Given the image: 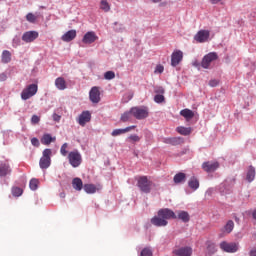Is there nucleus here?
<instances>
[{"mask_svg":"<svg viewBox=\"0 0 256 256\" xmlns=\"http://www.w3.org/2000/svg\"><path fill=\"white\" fill-rule=\"evenodd\" d=\"M53 121H55L56 123H59V121H61V115L54 113L52 115Z\"/></svg>","mask_w":256,"mask_h":256,"instance_id":"48","label":"nucleus"},{"mask_svg":"<svg viewBox=\"0 0 256 256\" xmlns=\"http://www.w3.org/2000/svg\"><path fill=\"white\" fill-rule=\"evenodd\" d=\"M233 229H235V223L233 222V220H229L224 226V233H231Z\"/></svg>","mask_w":256,"mask_h":256,"instance_id":"35","label":"nucleus"},{"mask_svg":"<svg viewBox=\"0 0 256 256\" xmlns=\"http://www.w3.org/2000/svg\"><path fill=\"white\" fill-rule=\"evenodd\" d=\"M104 79H106L107 81H111V79H115V72L113 71L105 72Z\"/></svg>","mask_w":256,"mask_h":256,"instance_id":"40","label":"nucleus"},{"mask_svg":"<svg viewBox=\"0 0 256 256\" xmlns=\"http://www.w3.org/2000/svg\"><path fill=\"white\" fill-rule=\"evenodd\" d=\"M100 9H102V11H104L105 13H109V11H111V5H109V2H107V0H101Z\"/></svg>","mask_w":256,"mask_h":256,"instance_id":"32","label":"nucleus"},{"mask_svg":"<svg viewBox=\"0 0 256 256\" xmlns=\"http://www.w3.org/2000/svg\"><path fill=\"white\" fill-rule=\"evenodd\" d=\"M7 81V74L1 73L0 74V82Z\"/></svg>","mask_w":256,"mask_h":256,"instance_id":"50","label":"nucleus"},{"mask_svg":"<svg viewBox=\"0 0 256 256\" xmlns=\"http://www.w3.org/2000/svg\"><path fill=\"white\" fill-rule=\"evenodd\" d=\"M246 181L248 183H252V181H255V167L249 166L248 172L246 174Z\"/></svg>","mask_w":256,"mask_h":256,"instance_id":"26","label":"nucleus"},{"mask_svg":"<svg viewBox=\"0 0 256 256\" xmlns=\"http://www.w3.org/2000/svg\"><path fill=\"white\" fill-rule=\"evenodd\" d=\"M128 139L132 141V143H139V141H141V138L137 134L130 135Z\"/></svg>","mask_w":256,"mask_h":256,"instance_id":"42","label":"nucleus"},{"mask_svg":"<svg viewBox=\"0 0 256 256\" xmlns=\"http://www.w3.org/2000/svg\"><path fill=\"white\" fill-rule=\"evenodd\" d=\"M89 121H91V113L89 111H83L78 118L79 125H81V127H85Z\"/></svg>","mask_w":256,"mask_h":256,"instance_id":"17","label":"nucleus"},{"mask_svg":"<svg viewBox=\"0 0 256 256\" xmlns=\"http://www.w3.org/2000/svg\"><path fill=\"white\" fill-rule=\"evenodd\" d=\"M137 126H128L124 129H115L112 131L111 135L112 137H118V135H123L125 133H129V131H132V129H136Z\"/></svg>","mask_w":256,"mask_h":256,"instance_id":"21","label":"nucleus"},{"mask_svg":"<svg viewBox=\"0 0 256 256\" xmlns=\"http://www.w3.org/2000/svg\"><path fill=\"white\" fill-rule=\"evenodd\" d=\"M217 59H219V55H217L216 52H210L203 57L201 66L203 69H209V67H211V63H213V61H217Z\"/></svg>","mask_w":256,"mask_h":256,"instance_id":"6","label":"nucleus"},{"mask_svg":"<svg viewBox=\"0 0 256 256\" xmlns=\"http://www.w3.org/2000/svg\"><path fill=\"white\" fill-rule=\"evenodd\" d=\"M51 149H45L40 159L39 165L41 169H49L51 167Z\"/></svg>","mask_w":256,"mask_h":256,"instance_id":"7","label":"nucleus"},{"mask_svg":"<svg viewBox=\"0 0 256 256\" xmlns=\"http://www.w3.org/2000/svg\"><path fill=\"white\" fill-rule=\"evenodd\" d=\"M186 180H187V175L183 172L177 173L173 178L175 185L185 183Z\"/></svg>","mask_w":256,"mask_h":256,"instance_id":"23","label":"nucleus"},{"mask_svg":"<svg viewBox=\"0 0 256 256\" xmlns=\"http://www.w3.org/2000/svg\"><path fill=\"white\" fill-rule=\"evenodd\" d=\"M133 112L130 111H126L121 115L120 121H122V123H127V121H133Z\"/></svg>","mask_w":256,"mask_h":256,"instance_id":"30","label":"nucleus"},{"mask_svg":"<svg viewBox=\"0 0 256 256\" xmlns=\"http://www.w3.org/2000/svg\"><path fill=\"white\" fill-rule=\"evenodd\" d=\"M72 187L73 189H75L76 191H81V189H83V180H81V178H74L72 180Z\"/></svg>","mask_w":256,"mask_h":256,"instance_id":"28","label":"nucleus"},{"mask_svg":"<svg viewBox=\"0 0 256 256\" xmlns=\"http://www.w3.org/2000/svg\"><path fill=\"white\" fill-rule=\"evenodd\" d=\"M39 37V32L37 31H27L22 35V41L24 43H33L35 39Z\"/></svg>","mask_w":256,"mask_h":256,"instance_id":"11","label":"nucleus"},{"mask_svg":"<svg viewBox=\"0 0 256 256\" xmlns=\"http://www.w3.org/2000/svg\"><path fill=\"white\" fill-rule=\"evenodd\" d=\"M163 71H165V67L163 65H157L154 73H163Z\"/></svg>","mask_w":256,"mask_h":256,"instance_id":"46","label":"nucleus"},{"mask_svg":"<svg viewBox=\"0 0 256 256\" xmlns=\"http://www.w3.org/2000/svg\"><path fill=\"white\" fill-rule=\"evenodd\" d=\"M97 39H99L97 34H95V32L93 31H90L84 35L82 42L85 43L86 45H91V43H95Z\"/></svg>","mask_w":256,"mask_h":256,"instance_id":"16","label":"nucleus"},{"mask_svg":"<svg viewBox=\"0 0 256 256\" xmlns=\"http://www.w3.org/2000/svg\"><path fill=\"white\" fill-rule=\"evenodd\" d=\"M220 249L225 253H237L239 251V243L222 241L220 243Z\"/></svg>","mask_w":256,"mask_h":256,"instance_id":"5","label":"nucleus"},{"mask_svg":"<svg viewBox=\"0 0 256 256\" xmlns=\"http://www.w3.org/2000/svg\"><path fill=\"white\" fill-rule=\"evenodd\" d=\"M31 144H32L34 147H39V139H37V138H32V139H31Z\"/></svg>","mask_w":256,"mask_h":256,"instance_id":"49","label":"nucleus"},{"mask_svg":"<svg viewBox=\"0 0 256 256\" xmlns=\"http://www.w3.org/2000/svg\"><path fill=\"white\" fill-rule=\"evenodd\" d=\"M177 133H179L180 135H191L193 129L191 127H183V126H179L176 128Z\"/></svg>","mask_w":256,"mask_h":256,"instance_id":"27","label":"nucleus"},{"mask_svg":"<svg viewBox=\"0 0 256 256\" xmlns=\"http://www.w3.org/2000/svg\"><path fill=\"white\" fill-rule=\"evenodd\" d=\"M67 159L71 167L77 168L83 163V157L78 150H73L68 153Z\"/></svg>","mask_w":256,"mask_h":256,"instance_id":"1","label":"nucleus"},{"mask_svg":"<svg viewBox=\"0 0 256 256\" xmlns=\"http://www.w3.org/2000/svg\"><path fill=\"white\" fill-rule=\"evenodd\" d=\"M84 191L90 194L97 193V186H95L94 184H85Z\"/></svg>","mask_w":256,"mask_h":256,"instance_id":"34","label":"nucleus"},{"mask_svg":"<svg viewBox=\"0 0 256 256\" xmlns=\"http://www.w3.org/2000/svg\"><path fill=\"white\" fill-rule=\"evenodd\" d=\"M252 217H253V219H255V220H256V210H254V211H253V213H252Z\"/></svg>","mask_w":256,"mask_h":256,"instance_id":"55","label":"nucleus"},{"mask_svg":"<svg viewBox=\"0 0 256 256\" xmlns=\"http://www.w3.org/2000/svg\"><path fill=\"white\" fill-rule=\"evenodd\" d=\"M181 61H183V52L181 50L174 51L171 55L172 67H177Z\"/></svg>","mask_w":256,"mask_h":256,"instance_id":"12","label":"nucleus"},{"mask_svg":"<svg viewBox=\"0 0 256 256\" xmlns=\"http://www.w3.org/2000/svg\"><path fill=\"white\" fill-rule=\"evenodd\" d=\"M211 36V32L209 30H200L194 36V39L197 43H207L209 41V37Z\"/></svg>","mask_w":256,"mask_h":256,"instance_id":"8","label":"nucleus"},{"mask_svg":"<svg viewBox=\"0 0 256 256\" xmlns=\"http://www.w3.org/2000/svg\"><path fill=\"white\" fill-rule=\"evenodd\" d=\"M203 171H206V173H213L214 171H217L219 169V162H204L202 164Z\"/></svg>","mask_w":256,"mask_h":256,"instance_id":"13","label":"nucleus"},{"mask_svg":"<svg viewBox=\"0 0 256 256\" xmlns=\"http://www.w3.org/2000/svg\"><path fill=\"white\" fill-rule=\"evenodd\" d=\"M55 87L59 89V91H65V89H67V82L65 81V78L63 77L56 78Z\"/></svg>","mask_w":256,"mask_h":256,"instance_id":"22","label":"nucleus"},{"mask_svg":"<svg viewBox=\"0 0 256 256\" xmlns=\"http://www.w3.org/2000/svg\"><path fill=\"white\" fill-rule=\"evenodd\" d=\"M137 185L142 193H151V187L153 186V182L150 181L147 176H141L138 179Z\"/></svg>","mask_w":256,"mask_h":256,"instance_id":"4","label":"nucleus"},{"mask_svg":"<svg viewBox=\"0 0 256 256\" xmlns=\"http://www.w3.org/2000/svg\"><path fill=\"white\" fill-rule=\"evenodd\" d=\"M29 187L32 191H37L39 187V180L33 178L30 180Z\"/></svg>","mask_w":256,"mask_h":256,"instance_id":"37","label":"nucleus"},{"mask_svg":"<svg viewBox=\"0 0 256 256\" xmlns=\"http://www.w3.org/2000/svg\"><path fill=\"white\" fill-rule=\"evenodd\" d=\"M154 101L155 103H163V101H165V96L162 94H157L154 96Z\"/></svg>","mask_w":256,"mask_h":256,"instance_id":"43","label":"nucleus"},{"mask_svg":"<svg viewBox=\"0 0 256 256\" xmlns=\"http://www.w3.org/2000/svg\"><path fill=\"white\" fill-rule=\"evenodd\" d=\"M152 3H161V0H151Z\"/></svg>","mask_w":256,"mask_h":256,"instance_id":"56","label":"nucleus"},{"mask_svg":"<svg viewBox=\"0 0 256 256\" xmlns=\"http://www.w3.org/2000/svg\"><path fill=\"white\" fill-rule=\"evenodd\" d=\"M131 113L135 119L141 120V119H147L149 117V109L145 106H136L131 108Z\"/></svg>","mask_w":256,"mask_h":256,"instance_id":"3","label":"nucleus"},{"mask_svg":"<svg viewBox=\"0 0 256 256\" xmlns=\"http://www.w3.org/2000/svg\"><path fill=\"white\" fill-rule=\"evenodd\" d=\"M60 197H61V199H65V192H61Z\"/></svg>","mask_w":256,"mask_h":256,"instance_id":"54","label":"nucleus"},{"mask_svg":"<svg viewBox=\"0 0 256 256\" xmlns=\"http://www.w3.org/2000/svg\"><path fill=\"white\" fill-rule=\"evenodd\" d=\"M163 142L166 143V145L177 146V145H183V143H185V140L181 137H172V138H164Z\"/></svg>","mask_w":256,"mask_h":256,"instance_id":"19","label":"nucleus"},{"mask_svg":"<svg viewBox=\"0 0 256 256\" xmlns=\"http://www.w3.org/2000/svg\"><path fill=\"white\" fill-rule=\"evenodd\" d=\"M12 171L9 160L0 162V177H7V175H11Z\"/></svg>","mask_w":256,"mask_h":256,"instance_id":"10","label":"nucleus"},{"mask_svg":"<svg viewBox=\"0 0 256 256\" xmlns=\"http://www.w3.org/2000/svg\"><path fill=\"white\" fill-rule=\"evenodd\" d=\"M67 149H69V144L64 143L60 148V154L62 157H67V155L69 153V151Z\"/></svg>","mask_w":256,"mask_h":256,"instance_id":"38","label":"nucleus"},{"mask_svg":"<svg viewBox=\"0 0 256 256\" xmlns=\"http://www.w3.org/2000/svg\"><path fill=\"white\" fill-rule=\"evenodd\" d=\"M206 247L209 255H213L214 253H217V245L215 244V242L207 241Z\"/></svg>","mask_w":256,"mask_h":256,"instance_id":"29","label":"nucleus"},{"mask_svg":"<svg viewBox=\"0 0 256 256\" xmlns=\"http://www.w3.org/2000/svg\"><path fill=\"white\" fill-rule=\"evenodd\" d=\"M156 93H165V90L163 88H160L159 91H156Z\"/></svg>","mask_w":256,"mask_h":256,"instance_id":"53","label":"nucleus"},{"mask_svg":"<svg viewBox=\"0 0 256 256\" xmlns=\"http://www.w3.org/2000/svg\"><path fill=\"white\" fill-rule=\"evenodd\" d=\"M180 115L182 117H184V119H186V121H191V119H193L195 117V113L193 112V110H189V109L181 110Z\"/></svg>","mask_w":256,"mask_h":256,"instance_id":"24","label":"nucleus"},{"mask_svg":"<svg viewBox=\"0 0 256 256\" xmlns=\"http://www.w3.org/2000/svg\"><path fill=\"white\" fill-rule=\"evenodd\" d=\"M140 256H153V251H151V249H149V248H144L141 251Z\"/></svg>","mask_w":256,"mask_h":256,"instance_id":"44","label":"nucleus"},{"mask_svg":"<svg viewBox=\"0 0 256 256\" xmlns=\"http://www.w3.org/2000/svg\"><path fill=\"white\" fill-rule=\"evenodd\" d=\"M75 37H77V30H69L64 35H62L61 39L65 43H71Z\"/></svg>","mask_w":256,"mask_h":256,"instance_id":"20","label":"nucleus"},{"mask_svg":"<svg viewBox=\"0 0 256 256\" xmlns=\"http://www.w3.org/2000/svg\"><path fill=\"white\" fill-rule=\"evenodd\" d=\"M151 223L155 227H167L169 222L167 220H165L164 218H162L161 216H159V214H158L157 216H154L151 219Z\"/></svg>","mask_w":256,"mask_h":256,"instance_id":"18","label":"nucleus"},{"mask_svg":"<svg viewBox=\"0 0 256 256\" xmlns=\"http://www.w3.org/2000/svg\"><path fill=\"white\" fill-rule=\"evenodd\" d=\"M199 185V179H197L195 176H192L188 181V186L190 189H192V191H197V189H199Z\"/></svg>","mask_w":256,"mask_h":256,"instance_id":"25","label":"nucleus"},{"mask_svg":"<svg viewBox=\"0 0 256 256\" xmlns=\"http://www.w3.org/2000/svg\"><path fill=\"white\" fill-rule=\"evenodd\" d=\"M89 97L90 101H92L93 103H99L101 101V92L99 91V87H92L89 93Z\"/></svg>","mask_w":256,"mask_h":256,"instance_id":"14","label":"nucleus"},{"mask_svg":"<svg viewBox=\"0 0 256 256\" xmlns=\"http://www.w3.org/2000/svg\"><path fill=\"white\" fill-rule=\"evenodd\" d=\"M209 85H210V87H217V85H219V80L212 79L209 81Z\"/></svg>","mask_w":256,"mask_h":256,"instance_id":"47","label":"nucleus"},{"mask_svg":"<svg viewBox=\"0 0 256 256\" xmlns=\"http://www.w3.org/2000/svg\"><path fill=\"white\" fill-rule=\"evenodd\" d=\"M212 5H217V3H221L223 0H209Z\"/></svg>","mask_w":256,"mask_h":256,"instance_id":"51","label":"nucleus"},{"mask_svg":"<svg viewBox=\"0 0 256 256\" xmlns=\"http://www.w3.org/2000/svg\"><path fill=\"white\" fill-rule=\"evenodd\" d=\"M249 255H250V256H256V248L250 250Z\"/></svg>","mask_w":256,"mask_h":256,"instance_id":"52","label":"nucleus"},{"mask_svg":"<svg viewBox=\"0 0 256 256\" xmlns=\"http://www.w3.org/2000/svg\"><path fill=\"white\" fill-rule=\"evenodd\" d=\"M159 217H162V219H165V221H169V219H177V215H175V212L169 208H162L158 211Z\"/></svg>","mask_w":256,"mask_h":256,"instance_id":"9","label":"nucleus"},{"mask_svg":"<svg viewBox=\"0 0 256 256\" xmlns=\"http://www.w3.org/2000/svg\"><path fill=\"white\" fill-rule=\"evenodd\" d=\"M26 20L29 22V23H35V21H37V17L35 16V14L33 13H28L26 15Z\"/></svg>","mask_w":256,"mask_h":256,"instance_id":"41","label":"nucleus"},{"mask_svg":"<svg viewBox=\"0 0 256 256\" xmlns=\"http://www.w3.org/2000/svg\"><path fill=\"white\" fill-rule=\"evenodd\" d=\"M2 63H11V52L4 50L2 52Z\"/></svg>","mask_w":256,"mask_h":256,"instance_id":"33","label":"nucleus"},{"mask_svg":"<svg viewBox=\"0 0 256 256\" xmlns=\"http://www.w3.org/2000/svg\"><path fill=\"white\" fill-rule=\"evenodd\" d=\"M40 121H41V118H39V116H37V115H33L32 118H31V122L34 125H37V123H39Z\"/></svg>","mask_w":256,"mask_h":256,"instance_id":"45","label":"nucleus"},{"mask_svg":"<svg viewBox=\"0 0 256 256\" xmlns=\"http://www.w3.org/2000/svg\"><path fill=\"white\" fill-rule=\"evenodd\" d=\"M37 91H39V86H37V84H30L22 90L21 99L27 101V99H31V97L37 95Z\"/></svg>","mask_w":256,"mask_h":256,"instance_id":"2","label":"nucleus"},{"mask_svg":"<svg viewBox=\"0 0 256 256\" xmlns=\"http://www.w3.org/2000/svg\"><path fill=\"white\" fill-rule=\"evenodd\" d=\"M55 141V138H52L50 134H45L42 138L43 145H51Z\"/></svg>","mask_w":256,"mask_h":256,"instance_id":"36","label":"nucleus"},{"mask_svg":"<svg viewBox=\"0 0 256 256\" xmlns=\"http://www.w3.org/2000/svg\"><path fill=\"white\" fill-rule=\"evenodd\" d=\"M178 218L180 219V221H183V223H189L190 220L189 213L186 211H179Z\"/></svg>","mask_w":256,"mask_h":256,"instance_id":"31","label":"nucleus"},{"mask_svg":"<svg viewBox=\"0 0 256 256\" xmlns=\"http://www.w3.org/2000/svg\"><path fill=\"white\" fill-rule=\"evenodd\" d=\"M12 195L14 197H21L23 195V189H21L20 187H13Z\"/></svg>","mask_w":256,"mask_h":256,"instance_id":"39","label":"nucleus"},{"mask_svg":"<svg viewBox=\"0 0 256 256\" xmlns=\"http://www.w3.org/2000/svg\"><path fill=\"white\" fill-rule=\"evenodd\" d=\"M173 254L176 256H191L193 255V249L191 247H181L173 250Z\"/></svg>","mask_w":256,"mask_h":256,"instance_id":"15","label":"nucleus"}]
</instances>
